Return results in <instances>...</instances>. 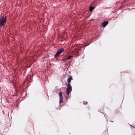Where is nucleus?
<instances>
[{
  "label": "nucleus",
  "mask_w": 135,
  "mask_h": 135,
  "mask_svg": "<svg viewBox=\"0 0 135 135\" xmlns=\"http://www.w3.org/2000/svg\"><path fill=\"white\" fill-rule=\"evenodd\" d=\"M83 104L84 105H86L88 104V102L87 101H84L83 102Z\"/></svg>",
  "instance_id": "obj_10"
},
{
  "label": "nucleus",
  "mask_w": 135,
  "mask_h": 135,
  "mask_svg": "<svg viewBox=\"0 0 135 135\" xmlns=\"http://www.w3.org/2000/svg\"><path fill=\"white\" fill-rule=\"evenodd\" d=\"M67 60V58L66 57L65 58H64V59H62V61H64L65 60Z\"/></svg>",
  "instance_id": "obj_11"
},
{
  "label": "nucleus",
  "mask_w": 135,
  "mask_h": 135,
  "mask_svg": "<svg viewBox=\"0 0 135 135\" xmlns=\"http://www.w3.org/2000/svg\"><path fill=\"white\" fill-rule=\"evenodd\" d=\"M64 51V49L62 48L58 50L57 52H58L60 54L62 53Z\"/></svg>",
  "instance_id": "obj_5"
},
{
  "label": "nucleus",
  "mask_w": 135,
  "mask_h": 135,
  "mask_svg": "<svg viewBox=\"0 0 135 135\" xmlns=\"http://www.w3.org/2000/svg\"><path fill=\"white\" fill-rule=\"evenodd\" d=\"M62 93L60 92L59 94V96L60 97L59 102L60 103L63 102V97L62 96Z\"/></svg>",
  "instance_id": "obj_3"
},
{
  "label": "nucleus",
  "mask_w": 135,
  "mask_h": 135,
  "mask_svg": "<svg viewBox=\"0 0 135 135\" xmlns=\"http://www.w3.org/2000/svg\"><path fill=\"white\" fill-rule=\"evenodd\" d=\"M73 57L71 55H69V56L67 58V60H69L70 59L71 57Z\"/></svg>",
  "instance_id": "obj_9"
},
{
  "label": "nucleus",
  "mask_w": 135,
  "mask_h": 135,
  "mask_svg": "<svg viewBox=\"0 0 135 135\" xmlns=\"http://www.w3.org/2000/svg\"><path fill=\"white\" fill-rule=\"evenodd\" d=\"M72 88L71 85L70 84H68L66 89V93L68 95H69L70 93L72 91Z\"/></svg>",
  "instance_id": "obj_2"
},
{
  "label": "nucleus",
  "mask_w": 135,
  "mask_h": 135,
  "mask_svg": "<svg viewBox=\"0 0 135 135\" xmlns=\"http://www.w3.org/2000/svg\"><path fill=\"white\" fill-rule=\"evenodd\" d=\"M108 21H104L102 23V26L103 27H105L108 23Z\"/></svg>",
  "instance_id": "obj_4"
},
{
  "label": "nucleus",
  "mask_w": 135,
  "mask_h": 135,
  "mask_svg": "<svg viewBox=\"0 0 135 135\" xmlns=\"http://www.w3.org/2000/svg\"><path fill=\"white\" fill-rule=\"evenodd\" d=\"M72 79V77L71 76H70V77L68 79L67 82L68 83H70Z\"/></svg>",
  "instance_id": "obj_6"
},
{
  "label": "nucleus",
  "mask_w": 135,
  "mask_h": 135,
  "mask_svg": "<svg viewBox=\"0 0 135 135\" xmlns=\"http://www.w3.org/2000/svg\"><path fill=\"white\" fill-rule=\"evenodd\" d=\"M6 16L2 17L0 19V26H4L6 23Z\"/></svg>",
  "instance_id": "obj_1"
},
{
  "label": "nucleus",
  "mask_w": 135,
  "mask_h": 135,
  "mask_svg": "<svg viewBox=\"0 0 135 135\" xmlns=\"http://www.w3.org/2000/svg\"><path fill=\"white\" fill-rule=\"evenodd\" d=\"M60 54L59 53L57 52L54 55V57L55 58H56L59 56V55Z\"/></svg>",
  "instance_id": "obj_7"
},
{
  "label": "nucleus",
  "mask_w": 135,
  "mask_h": 135,
  "mask_svg": "<svg viewBox=\"0 0 135 135\" xmlns=\"http://www.w3.org/2000/svg\"><path fill=\"white\" fill-rule=\"evenodd\" d=\"M94 8V7L90 6V7L89 11L91 12H92Z\"/></svg>",
  "instance_id": "obj_8"
}]
</instances>
